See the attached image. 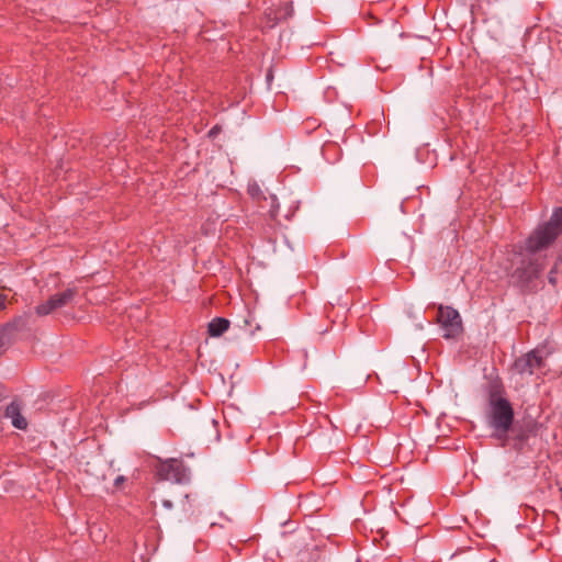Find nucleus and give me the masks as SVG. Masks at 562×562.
Masks as SVG:
<instances>
[{"mask_svg":"<svg viewBox=\"0 0 562 562\" xmlns=\"http://www.w3.org/2000/svg\"><path fill=\"white\" fill-rule=\"evenodd\" d=\"M217 132V127H213L211 131H210V135H213Z\"/></svg>","mask_w":562,"mask_h":562,"instance_id":"22","label":"nucleus"},{"mask_svg":"<svg viewBox=\"0 0 562 562\" xmlns=\"http://www.w3.org/2000/svg\"><path fill=\"white\" fill-rule=\"evenodd\" d=\"M436 321L446 329L443 337L447 339L456 338L464 330L461 316L452 306L440 305L438 307Z\"/></svg>","mask_w":562,"mask_h":562,"instance_id":"4","label":"nucleus"},{"mask_svg":"<svg viewBox=\"0 0 562 562\" xmlns=\"http://www.w3.org/2000/svg\"><path fill=\"white\" fill-rule=\"evenodd\" d=\"M248 192L255 199H260L262 195V191L257 183H250L248 186Z\"/></svg>","mask_w":562,"mask_h":562,"instance_id":"15","label":"nucleus"},{"mask_svg":"<svg viewBox=\"0 0 562 562\" xmlns=\"http://www.w3.org/2000/svg\"><path fill=\"white\" fill-rule=\"evenodd\" d=\"M241 323L243 324H238V327L243 328L249 335H254L257 330L261 329V324L259 323L255 312H247V315L243 318Z\"/></svg>","mask_w":562,"mask_h":562,"instance_id":"11","label":"nucleus"},{"mask_svg":"<svg viewBox=\"0 0 562 562\" xmlns=\"http://www.w3.org/2000/svg\"><path fill=\"white\" fill-rule=\"evenodd\" d=\"M405 484L420 493H429L435 488L431 475L418 470H409L405 473Z\"/></svg>","mask_w":562,"mask_h":562,"instance_id":"8","label":"nucleus"},{"mask_svg":"<svg viewBox=\"0 0 562 562\" xmlns=\"http://www.w3.org/2000/svg\"><path fill=\"white\" fill-rule=\"evenodd\" d=\"M5 300L7 296L2 293H0V311H2L5 307Z\"/></svg>","mask_w":562,"mask_h":562,"instance_id":"17","label":"nucleus"},{"mask_svg":"<svg viewBox=\"0 0 562 562\" xmlns=\"http://www.w3.org/2000/svg\"><path fill=\"white\" fill-rule=\"evenodd\" d=\"M75 290L67 289L64 292L50 296L46 302L37 305L35 312L38 316H46L54 311L70 304L75 297Z\"/></svg>","mask_w":562,"mask_h":562,"instance_id":"6","label":"nucleus"},{"mask_svg":"<svg viewBox=\"0 0 562 562\" xmlns=\"http://www.w3.org/2000/svg\"><path fill=\"white\" fill-rule=\"evenodd\" d=\"M21 404L16 401H13L5 408V417L11 419L12 425L18 429H25L27 427L26 419L21 414Z\"/></svg>","mask_w":562,"mask_h":562,"instance_id":"10","label":"nucleus"},{"mask_svg":"<svg viewBox=\"0 0 562 562\" xmlns=\"http://www.w3.org/2000/svg\"><path fill=\"white\" fill-rule=\"evenodd\" d=\"M229 327V321L226 318L217 317L209 323L207 331L212 337H218L225 333Z\"/></svg>","mask_w":562,"mask_h":562,"instance_id":"12","label":"nucleus"},{"mask_svg":"<svg viewBox=\"0 0 562 562\" xmlns=\"http://www.w3.org/2000/svg\"><path fill=\"white\" fill-rule=\"evenodd\" d=\"M515 435L513 437L514 440V449L518 452L522 451L525 443L531 436H536L539 430V425L537 420L529 418L528 420H524V424L518 428L514 429Z\"/></svg>","mask_w":562,"mask_h":562,"instance_id":"9","label":"nucleus"},{"mask_svg":"<svg viewBox=\"0 0 562 562\" xmlns=\"http://www.w3.org/2000/svg\"><path fill=\"white\" fill-rule=\"evenodd\" d=\"M270 204H271L270 214H271V216H276L278 207H279L278 200H277L276 195H270Z\"/></svg>","mask_w":562,"mask_h":562,"instance_id":"16","label":"nucleus"},{"mask_svg":"<svg viewBox=\"0 0 562 562\" xmlns=\"http://www.w3.org/2000/svg\"><path fill=\"white\" fill-rule=\"evenodd\" d=\"M546 366L544 358L539 349H532L527 353L515 359L512 369L519 374H533L535 369H541Z\"/></svg>","mask_w":562,"mask_h":562,"instance_id":"5","label":"nucleus"},{"mask_svg":"<svg viewBox=\"0 0 562 562\" xmlns=\"http://www.w3.org/2000/svg\"><path fill=\"white\" fill-rule=\"evenodd\" d=\"M162 504H164V506H165V507H167V508H171V507H172V504H171V502H170V501H167V499H166V501H164V502H162Z\"/></svg>","mask_w":562,"mask_h":562,"instance_id":"20","label":"nucleus"},{"mask_svg":"<svg viewBox=\"0 0 562 562\" xmlns=\"http://www.w3.org/2000/svg\"><path fill=\"white\" fill-rule=\"evenodd\" d=\"M11 329L9 327L0 328V351L11 342Z\"/></svg>","mask_w":562,"mask_h":562,"instance_id":"14","label":"nucleus"},{"mask_svg":"<svg viewBox=\"0 0 562 562\" xmlns=\"http://www.w3.org/2000/svg\"><path fill=\"white\" fill-rule=\"evenodd\" d=\"M493 52H494V53H496V54H498V55H501V54H503L504 49H503V48H501V47H495V48L493 49Z\"/></svg>","mask_w":562,"mask_h":562,"instance_id":"21","label":"nucleus"},{"mask_svg":"<svg viewBox=\"0 0 562 562\" xmlns=\"http://www.w3.org/2000/svg\"><path fill=\"white\" fill-rule=\"evenodd\" d=\"M554 270H551L549 273V282L555 284V277L553 276Z\"/></svg>","mask_w":562,"mask_h":562,"instance_id":"19","label":"nucleus"},{"mask_svg":"<svg viewBox=\"0 0 562 562\" xmlns=\"http://www.w3.org/2000/svg\"><path fill=\"white\" fill-rule=\"evenodd\" d=\"M562 235V206L555 207L550 220L540 224L526 238L525 249L535 255L551 246Z\"/></svg>","mask_w":562,"mask_h":562,"instance_id":"2","label":"nucleus"},{"mask_svg":"<svg viewBox=\"0 0 562 562\" xmlns=\"http://www.w3.org/2000/svg\"><path fill=\"white\" fill-rule=\"evenodd\" d=\"M157 474L161 480L176 483H183L187 480L183 464L176 459L162 462L157 469Z\"/></svg>","mask_w":562,"mask_h":562,"instance_id":"7","label":"nucleus"},{"mask_svg":"<svg viewBox=\"0 0 562 562\" xmlns=\"http://www.w3.org/2000/svg\"><path fill=\"white\" fill-rule=\"evenodd\" d=\"M487 423L493 428V436L502 440L505 447L508 432L513 430L515 411L510 401L506 397L505 385L499 376L494 378L487 384Z\"/></svg>","mask_w":562,"mask_h":562,"instance_id":"1","label":"nucleus"},{"mask_svg":"<svg viewBox=\"0 0 562 562\" xmlns=\"http://www.w3.org/2000/svg\"><path fill=\"white\" fill-rule=\"evenodd\" d=\"M550 49V45L540 44L532 48V56L538 64L542 65L547 61Z\"/></svg>","mask_w":562,"mask_h":562,"instance_id":"13","label":"nucleus"},{"mask_svg":"<svg viewBox=\"0 0 562 562\" xmlns=\"http://www.w3.org/2000/svg\"><path fill=\"white\" fill-rule=\"evenodd\" d=\"M124 476L122 475H119L115 480H114V483H115V486H120L123 482H124Z\"/></svg>","mask_w":562,"mask_h":562,"instance_id":"18","label":"nucleus"},{"mask_svg":"<svg viewBox=\"0 0 562 562\" xmlns=\"http://www.w3.org/2000/svg\"><path fill=\"white\" fill-rule=\"evenodd\" d=\"M543 266L536 257L529 258L528 261L522 260L521 266L515 269L513 277L522 294L536 292L537 286L533 282L540 278Z\"/></svg>","mask_w":562,"mask_h":562,"instance_id":"3","label":"nucleus"}]
</instances>
